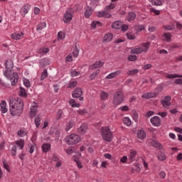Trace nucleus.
Instances as JSON below:
<instances>
[{
	"label": "nucleus",
	"mask_w": 182,
	"mask_h": 182,
	"mask_svg": "<svg viewBox=\"0 0 182 182\" xmlns=\"http://www.w3.org/2000/svg\"><path fill=\"white\" fill-rule=\"evenodd\" d=\"M6 70L4 72V75L7 79H9L11 86H15L18 83V73H14V62L12 60H7L5 63Z\"/></svg>",
	"instance_id": "nucleus-1"
},
{
	"label": "nucleus",
	"mask_w": 182,
	"mask_h": 182,
	"mask_svg": "<svg viewBox=\"0 0 182 182\" xmlns=\"http://www.w3.org/2000/svg\"><path fill=\"white\" fill-rule=\"evenodd\" d=\"M10 112L12 116H20L23 109V101L21 98L15 100L14 98L9 102Z\"/></svg>",
	"instance_id": "nucleus-2"
},
{
	"label": "nucleus",
	"mask_w": 182,
	"mask_h": 182,
	"mask_svg": "<svg viewBox=\"0 0 182 182\" xmlns=\"http://www.w3.org/2000/svg\"><path fill=\"white\" fill-rule=\"evenodd\" d=\"M101 136L105 141L110 142L113 139V134L110 129L107 127H102L101 128Z\"/></svg>",
	"instance_id": "nucleus-3"
},
{
	"label": "nucleus",
	"mask_w": 182,
	"mask_h": 182,
	"mask_svg": "<svg viewBox=\"0 0 182 182\" xmlns=\"http://www.w3.org/2000/svg\"><path fill=\"white\" fill-rule=\"evenodd\" d=\"M67 144H77L80 141V136L76 134H72L65 139Z\"/></svg>",
	"instance_id": "nucleus-4"
},
{
	"label": "nucleus",
	"mask_w": 182,
	"mask_h": 182,
	"mask_svg": "<svg viewBox=\"0 0 182 182\" xmlns=\"http://www.w3.org/2000/svg\"><path fill=\"white\" fill-rule=\"evenodd\" d=\"M123 100H124V95L122 91L117 92L114 95L113 103L117 106L119 105H122L123 103Z\"/></svg>",
	"instance_id": "nucleus-5"
},
{
	"label": "nucleus",
	"mask_w": 182,
	"mask_h": 182,
	"mask_svg": "<svg viewBox=\"0 0 182 182\" xmlns=\"http://www.w3.org/2000/svg\"><path fill=\"white\" fill-rule=\"evenodd\" d=\"M73 14H74V11L73 9H68L66 11L63 18V21L65 22V23H69L70 21H72L73 18Z\"/></svg>",
	"instance_id": "nucleus-6"
},
{
	"label": "nucleus",
	"mask_w": 182,
	"mask_h": 182,
	"mask_svg": "<svg viewBox=\"0 0 182 182\" xmlns=\"http://www.w3.org/2000/svg\"><path fill=\"white\" fill-rule=\"evenodd\" d=\"M75 124H76V118L72 117L71 119H67L65 129V132H69Z\"/></svg>",
	"instance_id": "nucleus-7"
},
{
	"label": "nucleus",
	"mask_w": 182,
	"mask_h": 182,
	"mask_svg": "<svg viewBox=\"0 0 182 182\" xmlns=\"http://www.w3.org/2000/svg\"><path fill=\"white\" fill-rule=\"evenodd\" d=\"M51 161L56 163L55 165V168H59V167H62V159L59 157L57 154H53L51 157Z\"/></svg>",
	"instance_id": "nucleus-8"
},
{
	"label": "nucleus",
	"mask_w": 182,
	"mask_h": 182,
	"mask_svg": "<svg viewBox=\"0 0 182 182\" xmlns=\"http://www.w3.org/2000/svg\"><path fill=\"white\" fill-rule=\"evenodd\" d=\"M171 97L170 96H166L163 100H161V103L163 106V107H165L166 109H168L169 106H171Z\"/></svg>",
	"instance_id": "nucleus-9"
},
{
	"label": "nucleus",
	"mask_w": 182,
	"mask_h": 182,
	"mask_svg": "<svg viewBox=\"0 0 182 182\" xmlns=\"http://www.w3.org/2000/svg\"><path fill=\"white\" fill-rule=\"evenodd\" d=\"M38 103L34 102L32 104L31 107V112H30V117H31V119L33 117H35V116H36V113H38Z\"/></svg>",
	"instance_id": "nucleus-10"
},
{
	"label": "nucleus",
	"mask_w": 182,
	"mask_h": 182,
	"mask_svg": "<svg viewBox=\"0 0 182 182\" xmlns=\"http://www.w3.org/2000/svg\"><path fill=\"white\" fill-rule=\"evenodd\" d=\"M11 39L14 41H19L23 38V33L22 31H16L11 35Z\"/></svg>",
	"instance_id": "nucleus-11"
},
{
	"label": "nucleus",
	"mask_w": 182,
	"mask_h": 182,
	"mask_svg": "<svg viewBox=\"0 0 182 182\" xmlns=\"http://www.w3.org/2000/svg\"><path fill=\"white\" fill-rule=\"evenodd\" d=\"M83 95V91H82V88L77 87L74 91L73 92L72 96L73 97L77 99V97H80Z\"/></svg>",
	"instance_id": "nucleus-12"
},
{
	"label": "nucleus",
	"mask_w": 182,
	"mask_h": 182,
	"mask_svg": "<svg viewBox=\"0 0 182 182\" xmlns=\"http://www.w3.org/2000/svg\"><path fill=\"white\" fill-rule=\"evenodd\" d=\"M29 9H31V6L29 4H25L20 10L21 15H22V16H25V15L29 12Z\"/></svg>",
	"instance_id": "nucleus-13"
},
{
	"label": "nucleus",
	"mask_w": 182,
	"mask_h": 182,
	"mask_svg": "<svg viewBox=\"0 0 182 182\" xmlns=\"http://www.w3.org/2000/svg\"><path fill=\"white\" fill-rule=\"evenodd\" d=\"M151 123L153 126L159 127V126L161 124V120L160 119V117L155 116L151 119Z\"/></svg>",
	"instance_id": "nucleus-14"
},
{
	"label": "nucleus",
	"mask_w": 182,
	"mask_h": 182,
	"mask_svg": "<svg viewBox=\"0 0 182 182\" xmlns=\"http://www.w3.org/2000/svg\"><path fill=\"white\" fill-rule=\"evenodd\" d=\"M97 16H98V18H110L112 16V14H110L109 11L105 10L99 11Z\"/></svg>",
	"instance_id": "nucleus-15"
},
{
	"label": "nucleus",
	"mask_w": 182,
	"mask_h": 182,
	"mask_svg": "<svg viewBox=\"0 0 182 182\" xmlns=\"http://www.w3.org/2000/svg\"><path fill=\"white\" fill-rule=\"evenodd\" d=\"M88 127L86 124H82L81 126L78 128V133L80 134H86L87 132Z\"/></svg>",
	"instance_id": "nucleus-16"
},
{
	"label": "nucleus",
	"mask_w": 182,
	"mask_h": 182,
	"mask_svg": "<svg viewBox=\"0 0 182 182\" xmlns=\"http://www.w3.org/2000/svg\"><path fill=\"white\" fill-rule=\"evenodd\" d=\"M137 137L139 140H144L146 137H147V134H146V131L144 129H140L137 132Z\"/></svg>",
	"instance_id": "nucleus-17"
},
{
	"label": "nucleus",
	"mask_w": 182,
	"mask_h": 182,
	"mask_svg": "<svg viewBox=\"0 0 182 182\" xmlns=\"http://www.w3.org/2000/svg\"><path fill=\"white\" fill-rule=\"evenodd\" d=\"M122 74V70H117L114 73H111L109 75L106 76V79H113L117 77L119 75Z\"/></svg>",
	"instance_id": "nucleus-18"
},
{
	"label": "nucleus",
	"mask_w": 182,
	"mask_h": 182,
	"mask_svg": "<svg viewBox=\"0 0 182 182\" xmlns=\"http://www.w3.org/2000/svg\"><path fill=\"white\" fill-rule=\"evenodd\" d=\"M140 170H141V166L140 164H134L132 168V173H139Z\"/></svg>",
	"instance_id": "nucleus-19"
},
{
	"label": "nucleus",
	"mask_w": 182,
	"mask_h": 182,
	"mask_svg": "<svg viewBox=\"0 0 182 182\" xmlns=\"http://www.w3.org/2000/svg\"><path fill=\"white\" fill-rule=\"evenodd\" d=\"M156 95L154 92H146L142 95L141 97L143 99H153V97H156Z\"/></svg>",
	"instance_id": "nucleus-20"
},
{
	"label": "nucleus",
	"mask_w": 182,
	"mask_h": 182,
	"mask_svg": "<svg viewBox=\"0 0 182 182\" xmlns=\"http://www.w3.org/2000/svg\"><path fill=\"white\" fill-rule=\"evenodd\" d=\"M137 155V151L136 150H131L129 156L130 161H134L136 160V156Z\"/></svg>",
	"instance_id": "nucleus-21"
},
{
	"label": "nucleus",
	"mask_w": 182,
	"mask_h": 182,
	"mask_svg": "<svg viewBox=\"0 0 182 182\" xmlns=\"http://www.w3.org/2000/svg\"><path fill=\"white\" fill-rule=\"evenodd\" d=\"M150 42L142 43L140 47L142 52H147V50H149V48H150Z\"/></svg>",
	"instance_id": "nucleus-22"
},
{
	"label": "nucleus",
	"mask_w": 182,
	"mask_h": 182,
	"mask_svg": "<svg viewBox=\"0 0 182 182\" xmlns=\"http://www.w3.org/2000/svg\"><path fill=\"white\" fill-rule=\"evenodd\" d=\"M103 66V63L101 61H97L95 64L90 66V69L93 70V69H97V68H102Z\"/></svg>",
	"instance_id": "nucleus-23"
},
{
	"label": "nucleus",
	"mask_w": 182,
	"mask_h": 182,
	"mask_svg": "<svg viewBox=\"0 0 182 182\" xmlns=\"http://www.w3.org/2000/svg\"><path fill=\"white\" fill-rule=\"evenodd\" d=\"M92 14H93V9H92V7L87 6L85 8V17L90 18V16H92Z\"/></svg>",
	"instance_id": "nucleus-24"
},
{
	"label": "nucleus",
	"mask_w": 182,
	"mask_h": 182,
	"mask_svg": "<svg viewBox=\"0 0 182 182\" xmlns=\"http://www.w3.org/2000/svg\"><path fill=\"white\" fill-rule=\"evenodd\" d=\"M134 19H136V14L132 11L129 12L127 16L126 20L129 22H132V21H134Z\"/></svg>",
	"instance_id": "nucleus-25"
},
{
	"label": "nucleus",
	"mask_w": 182,
	"mask_h": 182,
	"mask_svg": "<svg viewBox=\"0 0 182 182\" xmlns=\"http://www.w3.org/2000/svg\"><path fill=\"white\" fill-rule=\"evenodd\" d=\"M122 23H123L120 21H115L112 23V28H113L114 29H121Z\"/></svg>",
	"instance_id": "nucleus-26"
},
{
	"label": "nucleus",
	"mask_w": 182,
	"mask_h": 182,
	"mask_svg": "<svg viewBox=\"0 0 182 182\" xmlns=\"http://www.w3.org/2000/svg\"><path fill=\"white\" fill-rule=\"evenodd\" d=\"M0 107L1 110V113H6L8 112V108H6V102L5 101H1L0 104Z\"/></svg>",
	"instance_id": "nucleus-27"
},
{
	"label": "nucleus",
	"mask_w": 182,
	"mask_h": 182,
	"mask_svg": "<svg viewBox=\"0 0 182 182\" xmlns=\"http://www.w3.org/2000/svg\"><path fill=\"white\" fill-rule=\"evenodd\" d=\"M45 28H46V23L45 22H43L37 26L36 31L37 32L41 33V32H42V30L45 29Z\"/></svg>",
	"instance_id": "nucleus-28"
},
{
	"label": "nucleus",
	"mask_w": 182,
	"mask_h": 182,
	"mask_svg": "<svg viewBox=\"0 0 182 182\" xmlns=\"http://www.w3.org/2000/svg\"><path fill=\"white\" fill-rule=\"evenodd\" d=\"M163 41H166V42H170L171 41V34L170 33H165L162 36Z\"/></svg>",
	"instance_id": "nucleus-29"
},
{
	"label": "nucleus",
	"mask_w": 182,
	"mask_h": 182,
	"mask_svg": "<svg viewBox=\"0 0 182 182\" xmlns=\"http://www.w3.org/2000/svg\"><path fill=\"white\" fill-rule=\"evenodd\" d=\"M42 149L44 153H48L50 150V144L46 143L42 145Z\"/></svg>",
	"instance_id": "nucleus-30"
},
{
	"label": "nucleus",
	"mask_w": 182,
	"mask_h": 182,
	"mask_svg": "<svg viewBox=\"0 0 182 182\" xmlns=\"http://www.w3.org/2000/svg\"><path fill=\"white\" fill-rule=\"evenodd\" d=\"M17 147H20V149L22 150L25 146V141L23 139H19L16 141Z\"/></svg>",
	"instance_id": "nucleus-31"
},
{
	"label": "nucleus",
	"mask_w": 182,
	"mask_h": 182,
	"mask_svg": "<svg viewBox=\"0 0 182 182\" xmlns=\"http://www.w3.org/2000/svg\"><path fill=\"white\" fill-rule=\"evenodd\" d=\"M112 39H113V34L107 33L104 36L103 41L104 42H111Z\"/></svg>",
	"instance_id": "nucleus-32"
},
{
	"label": "nucleus",
	"mask_w": 182,
	"mask_h": 182,
	"mask_svg": "<svg viewBox=\"0 0 182 182\" xmlns=\"http://www.w3.org/2000/svg\"><path fill=\"white\" fill-rule=\"evenodd\" d=\"M131 53L139 55L140 53H143V50H141L140 47L136 48H133L131 50Z\"/></svg>",
	"instance_id": "nucleus-33"
},
{
	"label": "nucleus",
	"mask_w": 182,
	"mask_h": 182,
	"mask_svg": "<svg viewBox=\"0 0 182 182\" xmlns=\"http://www.w3.org/2000/svg\"><path fill=\"white\" fill-rule=\"evenodd\" d=\"M2 164L4 168H5V170L9 173V171H11V168H9V165H8V163L5 159H2Z\"/></svg>",
	"instance_id": "nucleus-34"
},
{
	"label": "nucleus",
	"mask_w": 182,
	"mask_h": 182,
	"mask_svg": "<svg viewBox=\"0 0 182 182\" xmlns=\"http://www.w3.org/2000/svg\"><path fill=\"white\" fill-rule=\"evenodd\" d=\"M114 8H116V4L111 3L105 8V10L109 12V11H112V9H114Z\"/></svg>",
	"instance_id": "nucleus-35"
},
{
	"label": "nucleus",
	"mask_w": 182,
	"mask_h": 182,
	"mask_svg": "<svg viewBox=\"0 0 182 182\" xmlns=\"http://www.w3.org/2000/svg\"><path fill=\"white\" fill-rule=\"evenodd\" d=\"M28 134V132L26 131V129H20L18 132V136H19L20 137H25V136H26Z\"/></svg>",
	"instance_id": "nucleus-36"
},
{
	"label": "nucleus",
	"mask_w": 182,
	"mask_h": 182,
	"mask_svg": "<svg viewBox=\"0 0 182 182\" xmlns=\"http://www.w3.org/2000/svg\"><path fill=\"white\" fill-rule=\"evenodd\" d=\"M167 79H176V77H182V75L178 74H168L166 75Z\"/></svg>",
	"instance_id": "nucleus-37"
},
{
	"label": "nucleus",
	"mask_w": 182,
	"mask_h": 182,
	"mask_svg": "<svg viewBox=\"0 0 182 182\" xmlns=\"http://www.w3.org/2000/svg\"><path fill=\"white\" fill-rule=\"evenodd\" d=\"M73 160L76 162L78 168H83V166H82V162L79 161V158L74 156Z\"/></svg>",
	"instance_id": "nucleus-38"
},
{
	"label": "nucleus",
	"mask_w": 182,
	"mask_h": 182,
	"mask_svg": "<svg viewBox=\"0 0 182 182\" xmlns=\"http://www.w3.org/2000/svg\"><path fill=\"white\" fill-rule=\"evenodd\" d=\"M152 146H154V147H156V149H159V150H161V149H163V146H161V144L156 141H152Z\"/></svg>",
	"instance_id": "nucleus-39"
},
{
	"label": "nucleus",
	"mask_w": 182,
	"mask_h": 182,
	"mask_svg": "<svg viewBox=\"0 0 182 182\" xmlns=\"http://www.w3.org/2000/svg\"><path fill=\"white\" fill-rule=\"evenodd\" d=\"M137 73H139V70L134 69V70H129L127 73V75H128V76H134V75H136Z\"/></svg>",
	"instance_id": "nucleus-40"
},
{
	"label": "nucleus",
	"mask_w": 182,
	"mask_h": 182,
	"mask_svg": "<svg viewBox=\"0 0 182 182\" xmlns=\"http://www.w3.org/2000/svg\"><path fill=\"white\" fill-rule=\"evenodd\" d=\"M107 97H109V94H107V92L102 91L100 93V98L102 99V100H106Z\"/></svg>",
	"instance_id": "nucleus-41"
},
{
	"label": "nucleus",
	"mask_w": 182,
	"mask_h": 182,
	"mask_svg": "<svg viewBox=\"0 0 182 182\" xmlns=\"http://www.w3.org/2000/svg\"><path fill=\"white\" fill-rule=\"evenodd\" d=\"M69 103L72 107H79L80 106L79 104L76 103V101L73 99H71Z\"/></svg>",
	"instance_id": "nucleus-42"
},
{
	"label": "nucleus",
	"mask_w": 182,
	"mask_h": 182,
	"mask_svg": "<svg viewBox=\"0 0 182 182\" xmlns=\"http://www.w3.org/2000/svg\"><path fill=\"white\" fill-rule=\"evenodd\" d=\"M35 124L36 127H39L41 126V117L37 115L35 118Z\"/></svg>",
	"instance_id": "nucleus-43"
},
{
	"label": "nucleus",
	"mask_w": 182,
	"mask_h": 182,
	"mask_svg": "<svg viewBox=\"0 0 182 182\" xmlns=\"http://www.w3.org/2000/svg\"><path fill=\"white\" fill-rule=\"evenodd\" d=\"M48 77V70H44L41 74V80H45Z\"/></svg>",
	"instance_id": "nucleus-44"
},
{
	"label": "nucleus",
	"mask_w": 182,
	"mask_h": 182,
	"mask_svg": "<svg viewBox=\"0 0 182 182\" xmlns=\"http://www.w3.org/2000/svg\"><path fill=\"white\" fill-rule=\"evenodd\" d=\"M127 38L131 41H133V39H136V35L133 34V33L132 32L127 33Z\"/></svg>",
	"instance_id": "nucleus-45"
},
{
	"label": "nucleus",
	"mask_w": 182,
	"mask_h": 182,
	"mask_svg": "<svg viewBox=\"0 0 182 182\" xmlns=\"http://www.w3.org/2000/svg\"><path fill=\"white\" fill-rule=\"evenodd\" d=\"M152 5L161 6L163 2L161 0H151Z\"/></svg>",
	"instance_id": "nucleus-46"
},
{
	"label": "nucleus",
	"mask_w": 182,
	"mask_h": 182,
	"mask_svg": "<svg viewBox=\"0 0 182 182\" xmlns=\"http://www.w3.org/2000/svg\"><path fill=\"white\" fill-rule=\"evenodd\" d=\"M48 52H49V48H40L38 50V53H40V55H42V53H48Z\"/></svg>",
	"instance_id": "nucleus-47"
},
{
	"label": "nucleus",
	"mask_w": 182,
	"mask_h": 182,
	"mask_svg": "<svg viewBox=\"0 0 182 182\" xmlns=\"http://www.w3.org/2000/svg\"><path fill=\"white\" fill-rule=\"evenodd\" d=\"M123 122L126 126H130V124H132V120L129 119V117H124Z\"/></svg>",
	"instance_id": "nucleus-48"
},
{
	"label": "nucleus",
	"mask_w": 182,
	"mask_h": 182,
	"mask_svg": "<svg viewBox=\"0 0 182 182\" xmlns=\"http://www.w3.org/2000/svg\"><path fill=\"white\" fill-rule=\"evenodd\" d=\"M23 85L26 87H31V82L29 81V80L24 78L23 80Z\"/></svg>",
	"instance_id": "nucleus-49"
},
{
	"label": "nucleus",
	"mask_w": 182,
	"mask_h": 182,
	"mask_svg": "<svg viewBox=\"0 0 182 182\" xmlns=\"http://www.w3.org/2000/svg\"><path fill=\"white\" fill-rule=\"evenodd\" d=\"M135 30L136 31V32H141V31H144V26L143 25L136 26Z\"/></svg>",
	"instance_id": "nucleus-50"
},
{
	"label": "nucleus",
	"mask_w": 182,
	"mask_h": 182,
	"mask_svg": "<svg viewBox=\"0 0 182 182\" xmlns=\"http://www.w3.org/2000/svg\"><path fill=\"white\" fill-rule=\"evenodd\" d=\"M91 26L92 28H96V26H102V23H100V21H93L91 23Z\"/></svg>",
	"instance_id": "nucleus-51"
},
{
	"label": "nucleus",
	"mask_w": 182,
	"mask_h": 182,
	"mask_svg": "<svg viewBox=\"0 0 182 182\" xmlns=\"http://www.w3.org/2000/svg\"><path fill=\"white\" fill-rule=\"evenodd\" d=\"M159 160L161 161H164L166 160V154L163 152H161L159 156H158Z\"/></svg>",
	"instance_id": "nucleus-52"
},
{
	"label": "nucleus",
	"mask_w": 182,
	"mask_h": 182,
	"mask_svg": "<svg viewBox=\"0 0 182 182\" xmlns=\"http://www.w3.org/2000/svg\"><path fill=\"white\" fill-rule=\"evenodd\" d=\"M79 75H80V72L76 71V70H71L72 77H76V76H79Z\"/></svg>",
	"instance_id": "nucleus-53"
},
{
	"label": "nucleus",
	"mask_w": 182,
	"mask_h": 182,
	"mask_svg": "<svg viewBox=\"0 0 182 182\" xmlns=\"http://www.w3.org/2000/svg\"><path fill=\"white\" fill-rule=\"evenodd\" d=\"M63 114V111L59 110L57 112L56 119L57 120H60V119H62V115Z\"/></svg>",
	"instance_id": "nucleus-54"
},
{
	"label": "nucleus",
	"mask_w": 182,
	"mask_h": 182,
	"mask_svg": "<svg viewBox=\"0 0 182 182\" xmlns=\"http://www.w3.org/2000/svg\"><path fill=\"white\" fill-rule=\"evenodd\" d=\"M136 59H137V56H136V55H129L128 56V60H129L131 62H134V60H136Z\"/></svg>",
	"instance_id": "nucleus-55"
},
{
	"label": "nucleus",
	"mask_w": 182,
	"mask_h": 182,
	"mask_svg": "<svg viewBox=\"0 0 182 182\" xmlns=\"http://www.w3.org/2000/svg\"><path fill=\"white\" fill-rule=\"evenodd\" d=\"M20 93H21V96H23L24 97H26V91L25 90L24 88L20 87Z\"/></svg>",
	"instance_id": "nucleus-56"
},
{
	"label": "nucleus",
	"mask_w": 182,
	"mask_h": 182,
	"mask_svg": "<svg viewBox=\"0 0 182 182\" xmlns=\"http://www.w3.org/2000/svg\"><path fill=\"white\" fill-rule=\"evenodd\" d=\"M35 147H36V146L34 144H32L30 146V147L28 149V152L31 153V154H32V153H33V151H35Z\"/></svg>",
	"instance_id": "nucleus-57"
},
{
	"label": "nucleus",
	"mask_w": 182,
	"mask_h": 182,
	"mask_svg": "<svg viewBox=\"0 0 182 182\" xmlns=\"http://www.w3.org/2000/svg\"><path fill=\"white\" fill-rule=\"evenodd\" d=\"M121 29L123 32H126L129 29V26L126 24H122Z\"/></svg>",
	"instance_id": "nucleus-58"
},
{
	"label": "nucleus",
	"mask_w": 182,
	"mask_h": 182,
	"mask_svg": "<svg viewBox=\"0 0 182 182\" xmlns=\"http://www.w3.org/2000/svg\"><path fill=\"white\" fill-rule=\"evenodd\" d=\"M58 39H64L65 33H63V32H62V31L58 32Z\"/></svg>",
	"instance_id": "nucleus-59"
},
{
	"label": "nucleus",
	"mask_w": 182,
	"mask_h": 182,
	"mask_svg": "<svg viewBox=\"0 0 182 182\" xmlns=\"http://www.w3.org/2000/svg\"><path fill=\"white\" fill-rule=\"evenodd\" d=\"M65 152L67 153V154L70 155V154H73L75 151L73 150V149L69 148V149H65Z\"/></svg>",
	"instance_id": "nucleus-60"
},
{
	"label": "nucleus",
	"mask_w": 182,
	"mask_h": 182,
	"mask_svg": "<svg viewBox=\"0 0 182 182\" xmlns=\"http://www.w3.org/2000/svg\"><path fill=\"white\" fill-rule=\"evenodd\" d=\"M119 110H122V112H129V107L124 105L121 107H119Z\"/></svg>",
	"instance_id": "nucleus-61"
},
{
	"label": "nucleus",
	"mask_w": 182,
	"mask_h": 182,
	"mask_svg": "<svg viewBox=\"0 0 182 182\" xmlns=\"http://www.w3.org/2000/svg\"><path fill=\"white\" fill-rule=\"evenodd\" d=\"M73 57V54H70L68 57H66L65 60L66 62H72L73 59L72 58Z\"/></svg>",
	"instance_id": "nucleus-62"
},
{
	"label": "nucleus",
	"mask_w": 182,
	"mask_h": 182,
	"mask_svg": "<svg viewBox=\"0 0 182 182\" xmlns=\"http://www.w3.org/2000/svg\"><path fill=\"white\" fill-rule=\"evenodd\" d=\"M73 55L74 58H77V56H79V49L76 48L73 51Z\"/></svg>",
	"instance_id": "nucleus-63"
},
{
	"label": "nucleus",
	"mask_w": 182,
	"mask_h": 182,
	"mask_svg": "<svg viewBox=\"0 0 182 182\" xmlns=\"http://www.w3.org/2000/svg\"><path fill=\"white\" fill-rule=\"evenodd\" d=\"M11 156H16V146H14L11 150Z\"/></svg>",
	"instance_id": "nucleus-64"
}]
</instances>
